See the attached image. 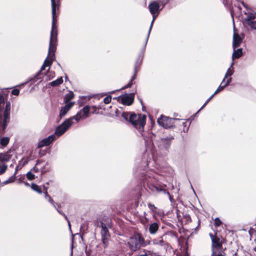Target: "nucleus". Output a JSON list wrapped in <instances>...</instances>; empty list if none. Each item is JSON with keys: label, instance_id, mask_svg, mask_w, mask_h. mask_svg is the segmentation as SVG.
I'll use <instances>...</instances> for the list:
<instances>
[{"label": "nucleus", "instance_id": "nucleus-50", "mask_svg": "<svg viewBox=\"0 0 256 256\" xmlns=\"http://www.w3.org/2000/svg\"><path fill=\"white\" fill-rule=\"evenodd\" d=\"M54 208H56V210L58 213H60V214H62L64 216V215H65L64 214H62L60 210H59L58 208H56V206Z\"/></svg>", "mask_w": 256, "mask_h": 256}, {"label": "nucleus", "instance_id": "nucleus-19", "mask_svg": "<svg viewBox=\"0 0 256 256\" xmlns=\"http://www.w3.org/2000/svg\"><path fill=\"white\" fill-rule=\"evenodd\" d=\"M159 224L157 222H154L149 226V232L151 234H154L158 230Z\"/></svg>", "mask_w": 256, "mask_h": 256}, {"label": "nucleus", "instance_id": "nucleus-25", "mask_svg": "<svg viewBox=\"0 0 256 256\" xmlns=\"http://www.w3.org/2000/svg\"><path fill=\"white\" fill-rule=\"evenodd\" d=\"M63 82V78L62 77L59 78L57 80L52 82L50 84L52 86H56L62 84Z\"/></svg>", "mask_w": 256, "mask_h": 256}, {"label": "nucleus", "instance_id": "nucleus-26", "mask_svg": "<svg viewBox=\"0 0 256 256\" xmlns=\"http://www.w3.org/2000/svg\"><path fill=\"white\" fill-rule=\"evenodd\" d=\"M10 138L8 137H4L0 140V144L4 147L8 144Z\"/></svg>", "mask_w": 256, "mask_h": 256}, {"label": "nucleus", "instance_id": "nucleus-4", "mask_svg": "<svg viewBox=\"0 0 256 256\" xmlns=\"http://www.w3.org/2000/svg\"><path fill=\"white\" fill-rule=\"evenodd\" d=\"M128 244L130 248L134 251L139 249L142 246H145L144 239L140 234L132 237L128 242Z\"/></svg>", "mask_w": 256, "mask_h": 256}, {"label": "nucleus", "instance_id": "nucleus-53", "mask_svg": "<svg viewBox=\"0 0 256 256\" xmlns=\"http://www.w3.org/2000/svg\"><path fill=\"white\" fill-rule=\"evenodd\" d=\"M40 74V72H38V73L36 75V76H38V74Z\"/></svg>", "mask_w": 256, "mask_h": 256}, {"label": "nucleus", "instance_id": "nucleus-3", "mask_svg": "<svg viewBox=\"0 0 256 256\" xmlns=\"http://www.w3.org/2000/svg\"><path fill=\"white\" fill-rule=\"evenodd\" d=\"M146 119V116L144 114H136L132 113L130 114V122L140 133H142L144 130Z\"/></svg>", "mask_w": 256, "mask_h": 256}, {"label": "nucleus", "instance_id": "nucleus-29", "mask_svg": "<svg viewBox=\"0 0 256 256\" xmlns=\"http://www.w3.org/2000/svg\"><path fill=\"white\" fill-rule=\"evenodd\" d=\"M44 196L46 199L54 207H55L54 200L51 198V197L48 194L46 190L44 192Z\"/></svg>", "mask_w": 256, "mask_h": 256}, {"label": "nucleus", "instance_id": "nucleus-35", "mask_svg": "<svg viewBox=\"0 0 256 256\" xmlns=\"http://www.w3.org/2000/svg\"><path fill=\"white\" fill-rule=\"evenodd\" d=\"M122 116L126 120L130 122V114L128 112H124L122 114Z\"/></svg>", "mask_w": 256, "mask_h": 256}, {"label": "nucleus", "instance_id": "nucleus-15", "mask_svg": "<svg viewBox=\"0 0 256 256\" xmlns=\"http://www.w3.org/2000/svg\"><path fill=\"white\" fill-rule=\"evenodd\" d=\"M148 8L151 14H154V12H159L160 5L156 2H152L148 4Z\"/></svg>", "mask_w": 256, "mask_h": 256}, {"label": "nucleus", "instance_id": "nucleus-34", "mask_svg": "<svg viewBox=\"0 0 256 256\" xmlns=\"http://www.w3.org/2000/svg\"><path fill=\"white\" fill-rule=\"evenodd\" d=\"M7 168V166L5 164H3L0 166V174L4 173L6 171Z\"/></svg>", "mask_w": 256, "mask_h": 256}, {"label": "nucleus", "instance_id": "nucleus-33", "mask_svg": "<svg viewBox=\"0 0 256 256\" xmlns=\"http://www.w3.org/2000/svg\"><path fill=\"white\" fill-rule=\"evenodd\" d=\"M214 96V94H212L207 100L204 103L203 106L200 108L198 111L197 112H198L204 108L205 106L208 104V102Z\"/></svg>", "mask_w": 256, "mask_h": 256}, {"label": "nucleus", "instance_id": "nucleus-23", "mask_svg": "<svg viewBox=\"0 0 256 256\" xmlns=\"http://www.w3.org/2000/svg\"><path fill=\"white\" fill-rule=\"evenodd\" d=\"M234 68H228L224 75V78L222 80V83H224L228 77H231V76L234 74Z\"/></svg>", "mask_w": 256, "mask_h": 256}, {"label": "nucleus", "instance_id": "nucleus-44", "mask_svg": "<svg viewBox=\"0 0 256 256\" xmlns=\"http://www.w3.org/2000/svg\"><path fill=\"white\" fill-rule=\"evenodd\" d=\"M132 85V82H130L127 84H126L125 86L122 87V89H125L128 88H130Z\"/></svg>", "mask_w": 256, "mask_h": 256}, {"label": "nucleus", "instance_id": "nucleus-45", "mask_svg": "<svg viewBox=\"0 0 256 256\" xmlns=\"http://www.w3.org/2000/svg\"><path fill=\"white\" fill-rule=\"evenodd\" d=\"M251 28L254 30H256V22L254 21L253 23L251 24V26H250Z\"/></svg>", "mask_w": 256, "mask_h": 256}, {"label": "nucleus", "instance_id": "nucleus-37", "mask_svg": "<svg viewBox=\"0 0 256 256\" xmlns=\"http://www.w3.org/2000/svg\"><path fill=\"white\" fill-rule=\"evenodd\" d=\"M111 100L112 96H108L104 98V102L106 104H108L111 102Z\"/></svg>", "mask_w": 256, "mask_h": 256}, {"label": "nucleus", "instance_id": "nucleus-43", "mask_svg": "<svg viewBox=\"0 0 256 256\" xmlns=\"http://www.w3.org/2000/svg\"><path fill=\"white\" fill-rule=\"evenodd\" d=\"M246 18H248V19H250V20H254L255 19V18H256V16H255V15L254 14H250L248 16V17Z\"/></svg>", "mask_w": 256, "mask_h": 256}, {"label": "nucleus", "instance_id": "nucleus-2", "mask_svg": "<svg viewBox=\"0 0 256 256\" xmlns=\"http://www.w3.org/2000/svg\"><path fill=\"white\" fill-rule=\"evenodd\" d=\"M8 94L2 90L0 91V132H3L10 120V102H6L3 115L1 114L2 104L7 100Z\"/></svg>", "mask_w": 256, "mask_h": 256}, {"label": "nucleus", "instance_id": "nucleus-9", "mask_svg": "<svg viewBox=\"0 0 256 256\" xmlns=\"http://www.w3.org/2000/svg\"><path fill=\"white\" fill-rule=\"evenodd\" d=\"M100 227L102 228L100 232L102 236V240L104 248H106L108 244V240L110 237V234H109L108 230L106 224L102 222Z\"/></svg>", "mask_w": 256, "mask_h": 256}, {"label": "nucleus", "instance_id": "nucleus-31", "mask_svg": "<svg viewBox=\"0 0 256 256\" xmlns=\"http://www.w3.org/2000/svg\"><path fill=\"white\" fill-rule=\"evenodd\" d=\"M15 178L14 176H12L10 177L8 180L3 182L2 184V185H6L8 184L13 182L15 180Z\"/></svg>", "mask_w": 256, "mask_h": 256}, {"label": "nucleus", "instance_id": "nucleus-7", "mask_svg": "<svg viewBox=\"0 0 256 256\" xmlns=\"http://www.w3.org/2000/svg\"><path fill=\"white\" fill-rule=\"evenodd\" d=\"M90 111V106H86L83 108L79 112H78L75 116L69 118L70 120V122H72V120H75L76 122H78L80 120L84 119L88 116Z\"/></svg>", "mask_w": 256, "mask_h": 256}, {"label": "nucleus", "instance_id": "nucleus-13", "mask_svg": "<svg viewBox=\"0 0 256 256\" xmlns=\"http://www.w3.org/2000/svg\"><path fill=\"white\" fill-rule=\"evenodd\" d=\"M120 98L121 102L124 105L130 106L134 102L133 98L128 94H126L122 96Z\"/></svg>", "mask_w": 256, "mask_h": 256}, {"label": "nucleus", "instance_id": "nucleus-8", "mask_svg": "<svg viewBox=\"0 0 256 256\" xmlns=\"http://www.w3.org/2000/svg\"><path fill=\"white\" fill-rule=\"evenodd\" d=\"M210 236L212 242V252H222V250H224L222 246V239L216 236H214L212 234H210Z\"/></svg>", "mask_w": 256, "mask_h": 256}, {"label": "nucleus", "instance_id": "nucleus-21", "mask_svg": "<svg viewBox=\"0 0 256 256\" xmlns=\"http://www.w3.org/2000/svg\"><path fill=\"white\" fill-rule=\"evenodd\" d=\"M242 55V48H238V50H234L232 54V60H234V58H238Z\"/></svg>", "mask_w": 256, "mask_h": 256}, {"label": "nucleus", "instance_id": "nucleus-1", "mask_svg": "<svg viewBox=\"0 0 256 256\" xmlns=\"http://www.w3.org/2000/svg\"><path fill=\"white\" fill-rule=\"evenodd\" d=\"M57 27L56 24H52L49 44L48 54L47 58L41 67V71L45 70L46 66H50L54 58V52L57 46Z\"/></svg>", "mask_w": 256, "mask_h": 256}, {"label": "nucleus", "instance_id": "nucleus-51", "mask_svg": "<svg viewBox=\"0 0 256 256\" xmlns=\"http://www.w3.org/2000/svg\"><path fill=\"white\" fill-rule=\"evenodd\" d=\"M54 208H56V210L58 213H60V214H62L64 216V215H65L64 214H62L60 210H59L58 208H56V206Z\"/></svg>", "mask_w": 256, "mask_h": 256}, {"label": "nucleus", "instance_id": "nucleus-11", "mask_svg": "<svg viewBox=\"0 0 256 256\" xmlns=\"http://www.w3.org/2000/svg\"><path fill=\"white\" fill-rule=\"evenodd\" d=\"M56 140L54 135L52 134L40 141L38 144V148H41L45 146H48Z\"/></svg>", "mask_w": 256, "mask_h": 256}, {"label": "nucleus", "instance_id": "nucleus-36", "mask_svg": "<svg viewBox=\"0 0 256 256\" xmlns=\"http://www.w3.org/2000/svg\"><path fill=\"white\" fill-rule=\"evenodd\" d=\"M222 223V221L218 218H216L214 219V226L216 227L220 226Z\"/></svg>", "mask_w": 256, "mask_h": 256}, {"label": "nucleus", "instance_id": "nucleus-5", "mask_svg": "<svg viewBox=\"0 0 256 256\" xmlns=\"http://www.w3.org/2000/svg\"><path fill=\"white\" fill-rule=\"evenodd\" d=\"M73 123V122H70V119H66L56 128L55 132L52 135H54L56 140L62 135L72 126Z\"/></svg>", "mask_w": 256, "mask_h": 256}, {"label": "nucleus", "instance_id": "nucleus-40", "mask_svg": "<svg viewBox=\"0 0 256 256\" xmlns=\"http://www.w3.org/2000/svg\"><path fill=\"white\" fill-rule=\"evenodd\" d=\"M20 94V90L17 88L14 89L12 91V94L15 96H18Z\"/></svg>", "mask_w": 256, "mask_h": 256}, {"label": "nucleus", "instance_id": "nucleus-30", "mask_svg": "<svg viewBox=\"0 0 256 256\" xmlns=\"http://www.w3.org/2000/svg\"><path fill=\"white\" fill-rule=\"evenodd\" d=\"M224 250L221 251L212 252V256H225Z\"/></svg>", "mask_w": 256, "mask_h": 256}, {"label": "nucleus", "instance_id": "nucleus-41", "mask_svg": "<svg viewBox=\"0 0 256 256\" xmlns=\"http://www.w3.org/2000/svg\"><path fill=\"white\" fill-rule=\"evenodd\" d=\"M148 207L153 212H154L155 211V210L156 209L155 206L151 204H148Z\"/></svg>", "mask_w": 256, "mask_h": 256}, {"label": "nucleus", "instance_id": "nucleus-14", "mask_svg": "<svg viewBox=\"0 0 256 256\" xmlns=\"http://www.w3.org/2000/svg\"><path fill=\"white\" fill-rule=\"evenodd\" d=\"M74 104V102H70L68 104H66L65 106L62 108L59 115V116L60 118H62L66 114V113L70 110V108L73 106Z\"/></svg>", "mask_w": 256, "mask_h": 256}, {"label": "nucleus", "instance_id": "nucleus-47", "mask_svg": "<svg viewBox=\"0 0 256 256\" xmlns=\"http://www.w3.org/2000/svg\"><path fill=\"white\" fill-rule=\"evenodd\" d=\"M136 72H134V76L132 77V78H131V79H130V82H132L134 80H135V78H136Z\"/></svg>", "mask_w": 256, "mask_h": 256}, {"label": "nucleus", "instance_id": "nucleus-38", "mask_svg": "<svg viewBox=\"0 0 256 256\" xmlns=\"http://www.w3.org/2000/svg\"><path fill=\"white\" fill-rule=\"evenodd\" d=\"M26 176L28 180H32L34 178V175L30 172H28L26 174Z\"/></svg>", "mask_w": 256, "mask_h": 256}, {"label": "nucleus", "instance_id": "nucleus-12", "mask_svg": "<svg viewBox=\"0 0 256 256\" xmlns=\"http://www.w3.org/2000/svg\"><path fill=\"white\" fill-rule=\"evenodd\" d=\"M242 42V38L236 32H234L232 40V48L234 50L237 47H238Z\"/></svg>", "mask_w": 256, "mask_h": 256}, {"label": "nucleus", "instance_id": "nucleus-46", "mask_svg": "<svg viewBox=\"0 0 256 256\" xmlns=\"http://www.w3.org/2000/svg\"><path fill=\"white\" fill-rule=\"evenodd\" d=\"M64 218L66 220V221L68 222V227L70 228V230L71 229V226H70V220H68V217L66 216V215H64Z\"/></svg>", "mask_w": 256, "mask_h": 256}, {"label": "nucleus", "instance_id": "nucleus-32", "mask_svg": "<svg viewBox=\"0 0 256 256\" xmlns=\"http://www.w3.org/2000/svg\"><path fill=\"white\" fill-rule=\"evenodd\" d=\"M224 83H222V82H221L220 84V86H218V88L214 92L213 94H214V96L216 94H217L219 92H220V91L222 90L225 87H226V86H224V84H223Z\"/></svg>", "mask_w": 256, "mask_h": 256}, {"label": "nucleus", "instance_id": "nucleus-24", "mask_svg": "<svg viewBox=\"0 0 256 256\" xmlns=\"http://www.w3.org/2000/svg\"><path fill=\"white\" fill-rule=\"evenodd\" d=\"M74 94L72 92H69L64 97V102L66 104L70 103L69 102L74 98Z\"/></svg>", "mask_w": 256, "mask_h": 256}, {"label": "nucleus", "instance_id": "nucleus-42", "mask_svg": "<svg viewBox=\"0 0 256 256\" xmlns=\"http://www.w3.org/2000/svg\"><path fill=\"white\" fill-rule=\"evenodd\" d=\"M232 78L231 77H228V78H227V80L226 81V82L224 84V86H226L228 85H229V84L232 82Z\"/></svg>", "mask_w": 256, "mask_h": 256}, {"label": "nucleus", "instance_id": "nucleus-49", "mask_svg": "<svg viewBox=\"0 0 256 256\" xmlns=\"http://www.w3.org/2000/svg\"><path fill=\"white\" fill-rule=\"evenodd\" d=\"M233 61H234V60H232V62L229 68H234L233 66H234V63Z\"/></svg>", "mask_w": 256, "mask_h": 256}, {"label": "nucleus", "instance_id": "nucleus-16", "mask_svg": "<svg viewBox=\"0 0 256 256\" xmlns=\"http://www.w3.org/2000/svg\"><path fill=\"white\" fill-rule=\"evenodd\" d=\"M164 235L160 236L158 238H155L152 240V242L154 245H158L160 246H165L166 245V243L164 241Z\"/></svg>", "mask_w": 256, "mask_h": 256}, {"label": "nucleus", "instance_id": "nucleus-22", "mask_svg": "<svg viewBox=\"0 0 256 256\" xmlns=\"http://www.w3.org/2000/svg\"><path fill=\"white\" fill-rule=\"evenodd\" d=\"M158 14H159V12H154V14H152V21L151 22L150 28L148 30V34L147 37H146V42H148V37H149L150 31L152 30V26H153V24L154 22V21L156 20V18L158 15Z\"/></svg>", "mask_w": 256, "mask_h": 256}, {"label": "nucleus", "instance_id": "nucleus-39", "mask_svg": "<svg viewBox=\"0 0 256 256\" xmlns=\"http://www.w3.org/2000/svg\"><path fill=\"white\" fill-rule=\"evenodd\" d=\"M254 21V20H250L247 18L244 19V22L248 26H251V24L253 23Z\"/></svg>", "mask_w": 256, "mask_h": 256}, {"label": "nucleus", "instance_id": "nucleus-20", "mask_svg": "<svg viewBox=\"0 0 256 256\" xmlns=\"http://www.w3.org/2000/svg\"><path fill=\"white\" fill-rule=\"evenodd\" d=\"M11 158V156L8 152L0 153V160L1 162H6Z\"/></svg>", "mask_w": 256, "mask_h": 256}, {"label": "nucleus", "instance_id": "nucleus-6", "mask_svg": "<svg viewBox=\"0 0 256 256\" xmlns=\"http://www.w3.org/2000/svg\"><path fill=\"white\" fill-rule=\"evenodd\" d=\"M177 120H178V119L162 116L160 118L158 119L157 122L160 126L166 128H168L174 127V122Z\"/></svg>", "mask_w": 256, "mask_h": 256}, {"label": "nucleus", "instance_id": "nucleus-17", "mask_svg": "<svg viewBox=\"0 0 256 256\" xmlns=\"http://www.w3.org/2000/svg\"><path fill=\"white\" fill-rule=\"evenodd\" d=\"M148 186L149 188L154 192H159L163 191L164 193H166V190H165L158 186L156 184H150Z\"/></svg>", "mask_w": 256, "mask_h": 256}, {"label": "nucleus", "instance_id": "nucleus-28", "mask_svg": "<svg viewBox=\"0 0 256 256\" xmlns=\"http://www.w3.org/2000/svg\"><path fill=\"white\" fill-rule=\"evenodd\" d=\"M22 160H24V163L21 166H18L16 168V170H15V172L14 174V176H16V172H18V171L20 170L24 166L25 164H26L29 161V160L28 158H26V159H24L23 158Z\"/></svg>", "mask_w": 256, "mask_h": 256}, {"label": "nucleus", "instance_id": "nucleus-18", "mask_svg": "<svg viewBox=\"0 0 256 256\" xmlns=\"http://www.w3.org/2000/svg\"><path fill=\"white\" fill-rule=\"evenodd\" d=\"M52 7V24H56V20L55 16L56 14V10L58 8V4L56 3L55 0H51Z\"/></svg>", "mask_w": 256, "mask_h": 256}, {"label": "nucleus", "instance_id": "nucleus-10", "mask_svg": "<svg viewBox=\"0 0 256 256\" xmlns=\"http://www.w3.org/2000/svg\"><path fill=\"white\" fill-rule=\"evenodd\" d=\"M174 138V136H172L161 138L158 141V145L160 149L168 150L170 146L171 141Z\"/></svg>", "mask_w": 256, "mask_h": 256}, {"label": "nucleus", "instance_id": "nucleus-48", "mask_svg": "<svg viewBox=\"0 0 256 256\" xmlns=\"http://www.w3.org/2000/svg\"><path fill=\"white\" fill-rule=\"evenodd\" d=\"M168 0H166L165 2H162V4L163 6H164L167 4V2H168Z\"/></svg>", "mask_w": 256, "mask_h": 256}, {"label": "nucleus", "instance_id": "nucleus-52", "mask_svg": "<svg viewBox=\"0 0 256 256\" xmlns=\"http://www.w3.org/2000/svg\"><path fill=\"white\" fill-rule=\"evenodd\" d=\"M24 184L27 186H29V184L26 182H24Z\"/></svg>", "mask_w": 256, "mask_h": 256}, {"label": "nucleus", "instance_id": "nucleus-54", "mask_svg": "<svg viewBox=\"0 0 256 256\" xmlns=\"http://www.w3.org/2000/svg\"><path fill=\"white\" fill-rule=\"evenodd\" d=\"M154 180H156V177L154 178Z\"/></svg>", "mask_w": 256, "mask_h": 256}, {"label": "nucleus", "instance_id": "nucleus-27", "mask_svg": "<svg viewBox=\"0 0 256 256\" xmlns=\"http://www.w3.org/2000/svg\"><path fill=\"white\" fill-rule=\"evenodd\" d=\"M31 188L32 190L36 192L38 194H41L42 192L41 188L36 184H32L31 186Z\"/></svg>", "mask_w": 256, "mask_h": 256}]
</instances>
